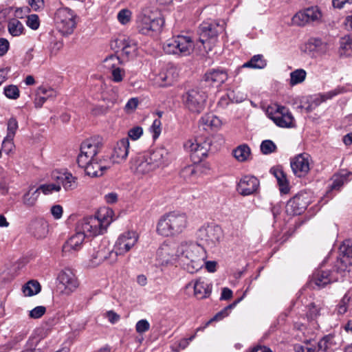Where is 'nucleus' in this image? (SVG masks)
<instances>
[{"mask_svg": "<svg viewBox=\"0 0 352 352\" xmlns=\"http://www.w3.org/2000/svg\"><path fill=\"white\" fill-rule=\"evenodd\" d=\"M113 210L108 208L98 210L96 216L87 217L78 221L75 234L63 245L64 253H72L80 250L86 235L96 236L104 233L113 221Z\"/></svg>", "mask_w": 352, "mask_h": 352, "instance_id": "1", "label": "nucleus"}, {"mask_svg": "<svg viewBox=\"0 0 352 352\" xmlns=\"http://www.w3.org/2000/svg\"><path fill=\"white\" fill-rule=\"evenodd\" d=\"M177 261L190 274L198 272L204 265L206 250L201 245L183 241L177 246Z\"/></svg>", "mask_w": 352, "mask_h": 352, "instance_id": "2", "label": "nucleus"}, {"mask_svg": "<svg viewBox=\"0 0 352 352\" xmlns=\"http://www.w3.org/2000/svg\"><path fill=\"white\" fill-rule=\"evenodd\" d=\"M187 226L184 214L170 212L162 216L157 225V232L163 236H173L182 233Z\"/></svg>", "mask_w": 352, "mask_h": 352, "instance_id": "3", "label": "nucleus"}, {"mask_svg": "<svg viewBox=\"0 0 352 352\" xmlns=\"http://www.w3.org/2000/svg\"><path fill=\"white\" fill-rule=\"evenodd\" d=\"M195 43L192 37L187 34H177L167 39L163 50L168 54L186 56L194 50Z\"/></svg>", "mask_w": 352, "mask_h": 352, "instance_id": "4", "label": "nucleus"}, {"mask_svg": "<svg viewBox=\"0 0 352 352\" xmlns=\"http://www.w3.org/2000/svg\"><path fill=\"white\" fill-rule=\"evenodd\" d=\"M226 23L223 21H204L198 30L199 41L204 48L210 51L212 45L217 41L218 35L225 30Z\"/></svg>", "mask_w": 352, "mask_h": 352, "instance_id": "5", "label": "nucleus"}, {"mask_svg": "<svg viewBox=\"0 0 352 352\" xmlns=\"http://www.w3.org/2000/svg\"><path fill=\"white\" fill-rule=\"evenodd\" d=\"M77 15L74 10L69 8H60L54 14V21L57 30L63 35L73 33L76 26Z\"/></svg>", "mask_w": 352, "mask_h": 352, "instance_id": "6", "label": "nucleus"}, {"mask_svg": "<svg viewBox=\"0 0 352 352\" xmlns=\"http://www.w3.org/2000/svg\"><path fill=\"white\" fill-rule=\"evenodd\" d=\"M196 234L198 240L212 248L220 243L223 237V230L214 223H205L197 230Z\"/></svg>", "mask_w": 352, "mask_h": 352, "instance_id": "7", "label": "nucleus"}, {"mask_svg": "<svg viewBox=\"0 0 352 352\" xmlns=\"http://www.w3.org/2000/svg\"><path fill=\"white\" fill-rule=\"evenodd\" d=\"M184 146L190 153L192 162L197 164L207 157L210 148V141L203 138L190 139L184 143Z\"/></svg>", "mask_w": 352, "mask_h": 352, "instance_id": "8", "label": "nucleus"}, {"mask_svg": "<svg viewBox=\"0 0 352 352\" xmlns=\"http://www.w3.org/2000/svg\"><path fill=\"white\" fill-rule=\"evenodd\" d=\"M206 98V92L198 89H190L183 95L185 107L195 113H200L204 109Z\"/></svg>", "mask_w": 352, "mask_h": 352, "instance_id": "9", "label": "nucleus"}, {"mask_svg": "<svg viewBox=\"0 0 352 352\" xmlns=\"http://www.w3.org/2000/svg\"><path fill=\"white\" fill-rule=\"evenodd\" d=\"M268 117L279 127L293 128L295 126V120L287 108L277 105L275 109H268Z\"/></svg>", "mask_w": 352, "mask_h": 352, "instance_id": "10", "label": "nucleus"}, {"mask_svg": "<svg viewBox=\"0 0 352 352\" xmlns=\"http://www.w3.org/2000/svg\"><path fill=\"white\" fill-rule=\"evenodd\" d=\"M138 239V234L133 230L120 234L113 247L115 256H123L129 252L136 245Z\"/></svg>", "mask_w": 352, "mask_h": 352, "instance_id": "11", "label": "nucleus"}, {"mask_svg": "<svg viewBox=\"0 0 352 352\" xmlns=\"http://www.w3.org/2000/svg\"><path fill=\"white\" fill-rule=\"evenodd\" d=\"M322 14L318 6H311L298 12L292 18L294 24L305 26L310 23H319L322 21Z\"/></svg>", "mask_w": 352, "mask_h": 352, "instance_id": "12", "label": "nucleus"}, {"mask_svg": "<svg viewBox=\"0 0 352 352\" xmlns=\"http://www.w3.org/2000/svg\"><path fill=\"white\" fill-rule=\"evenodd\" d=\"M164 24L161 18H151L146 14H140L137 19V29L144 35L151 36L159 32Z\"/></svg>", "mask_w": 352, "mask_h": 352, "instance_id": "13", "label": "nucleus"}, {"mask_svg": "<svg viewBox=\"0 0 352 352\" xmlns=\"http://www.w3.org/2000/svg\"><path fill=\"white\" fill-rule=\"evenodd\" d=\"M339 258L335 264V270L338 273L348 270L352 265V241L345 240L340 246Z\"/></svg>", "mask_w": 352, "mask_h": 352, "instance_id": "14", "label": "nucleus"}, {"mask_svg": "<svg viewBox=\"0 0 352 352\" xmlns=\"http://www.w3.org/2000/svg\"><path fill=\"white\" fill-rule=\"evenodd\" d=\"M337 277L334 276L333 272L322 269L320 266L313 273L311 280L309 282V286L314 289H320L327 285L336 281Z\"/></svg>", "mask_w": 352, "mask_h": 352, "instance_id": "15", "label": "nucleus"}, {"mask_svg": "<svg viewBox=\"0 0 352 352\" xmlns=\"http://www.w3.org/2000/svg\"><path fill=\"white\" fill-rule=\"evenodd\" d=\"M308 204L306 194H297L287 202L285 212L288 215H299L305 211Z\"/></svg>", "mask_w": 352, "mask_h": 352, "instance_id": "16", "label": "nucleus"}, {"mask_svg": "<svg viewBox=\"0 0 352 352\" xmlns=\"http://www.w3.org/2000/svg\"><path fill=\"white\" fill-rule=\"evenodd\" d=\"M57 280L60 288H63L65 294H70L78 287V281L74 274L69 269L61 271Z\"/></svg>", "mask_w": 352, "mask_h": 352, "instance_id": "17", "label": "nucleus"}, {"mask_svg": "<svg viewBox=\"0 0 352 352\" xmlns=\"http://www.w3.org/2000/svg\"><path fill=\"white\" fill-rule=\"evenodd\" d=\"M290 165L296 176L304 177L310 170V156L307 153L299 154L291 160Z\"/></svg>", "mask_w": 352, "mask_h": 352, "instance_id": "18", "label": "nucleus"}, {"mask_svg": "<svg viewBox=\"0 0 352 352\" xmlns=\"http://www.w3.org/2000/svg\"><path fill=\"white\" fill-rule=\"evenodd\" d=\"M259 187L258 179L252 175L243 176L237 184L236 190L243 196H248L256 192Z\"/></svg>", "mask_w": 352, "mask_h": 352, "instance_id": "19", "label": "nucleus"}, {"mask_svg": "<svg viewBox=\"0 0 352 352\" xmlns=\"http://www.w3.org/2000/svg\"><path fill=\"white\" fill-rule=\"evenodd\" d=\"M305 52L312 56H322L329 50L328 43L319 37H311L306 42Z\"/></svg>", "mask_w": 352, "mask_h": 352, "instance_id": "20", "label": "nucleus"}, {"mask_svg": "<svg viewBox=\"0 0 352 352\" xmlns=\"http://www.w3.org/2000/svg\"><path fill=\"white\" fill-rule=\"evenodd\" d=\"M148 155L155 169L168 166L171 161V154L164 147L157 148Z\"/></svg>", "mask_w": 352, "mask_h": 352, "instance_id": "21", "label": "nucleus"}, {"mask_svg": "<svg viewBox=\"0 0 352 352\" xmlns=\"http://www.w3.org/2000/svg\"><path fill=\"white\" fill-rule=\"evenodd\" d=\"M177 248L175 250L174 244L164 243L157 251V258L163 264H168L177 261Z\"/></svg>", "mask_w": 352, "mask_h": 352, "instance_id": "22", "label": "nucleus"}, {"mask_svg": "<svg viewBox=\"0 0 352 352\" xmlns=\"http://www.w3.org/2000/svg\"><path fill=\"white\" fill-rule=\"evenodd\" d=\"M179 74L177 69L173 65H167L162 69L156 77V82L161 87L171 85L177 80Z\"/></svg>", "mask_w": 352, "mask_h": 352, "instance_id": "23", "label": "nucleus"}, {"mask_svg": "<svg viewBox=\"0 0 352 352\" xmlns=\"http://www.w3.org/2000/svg\"><path fill=\"white\" fill-rule=\"evenodd\" d=\"M131 168L137 175H146L155 170L148 154L137 157Z\"/></svg>", "mask_w": 352, "mask_h": 352, "instance_id": "24", "label": "nucleus"}, {"mask_svg": "<svg viewBox=\"0 0 352 352\" xmlns=\"http://www.w3.org/2000/svg\"><path fill=\"white\" fill-rule=\"evenodd\" d=\"M228 78L227 71L224 69H211L206 72L204 79L211 86L219 87L224 83Z\"/></svg>", "mask_w": 352, "mask_h": 352, "instance_id": "25", "label": "nucleus"}, {"mask_svg": "<svg viewBox=\"0 0 352 352\" xmlns=\"http://www.w3.org/2000/svg\"><path fill=\"white\" fill-rule=\"evenodd\" d=\"M129 141L127 138L119 140L113 148L111 159L114 163H120L126 160L129 154Z\"/></svg>", "mask_w": 352, "mask_h": 352, "instance_id": "26", "label": "nucleus"}, {"mask_svg": "<svg viewBox=\"0 0 352 352\" xmlns=\"http://www.w3.org/2000/svg\"><path fill=\"white\" fill-rule=\"evenodd\" d=\"M193 287L194 294L198 299H203L210 296L212 291V285L208 281L199 278L193 284L189 283L186 287Z\"/></svg>", "mask_w": 352, "mask_h": 352, "instance_id": "27", "label": "nucleus"}, {"mask_svg": "<svg viewBox=\"0 0 352 352\" xmlns=\"http://www.w3.org/2000/svg\"><path fill=\"white\" fill-rule=\"evenodd\" d=\"M109 168L102 160H98L96 157L84 169L85 173L92 177H100Z\"/></svg>", "mask_w": 352, "mask_h": 352, "instance_id": "28", "label": "nucleus"}, {"mask_svg": "<svg viewBox=\"0 0 352 352\" xmlns=\"http://www.w3.org/2000/svg\"><path fill=\"white\" fill-rule=\"evenodd\" d=\"M111 48L118 51L120 50L124 54L129 56L136 50L135 43L129 38H118L111 44Z\"/></svg>", "mask_w": 352, "mask_h": 352, "instance_id": "29", "label": "nucleus"}, {"mask_svg": "<svg viewBox=\"0 0 352 352\" xmlns=\"http://www.w3.org/2000/svg\"><path fill=\"white\" fill-rule=\"evenodd\" d=\"M55 179L66 191L74 190L78 186L77 177L69 172L60 173Z\"/></svg>", "mask_w": 352, "mask_h": 352, "instance_id": "30", "label": "nucleus"}, {"mask_svg": "<svg viewBox=\"0 0 352 352\" xmlns=\"http://www.w3.org/2000/svg\"><path fill=\"white\" fill-rule=\"evenodd\" d=\"M19 128L18 122L15 118H10L7 123V135L3 141V146L6 147V144H10L8 150H12L14 146L13 140L16 132Z\"/></svg>", "mask_w": 352, "mask_h": 352, "instance_id": "31", "label": "nucleus"}, {"mask_svg": "<svg viewBox=\"0 0 352 352\" xmlns=\"http://www.w3.org/2000/svg\"><path fill=\"white\" fill-rule=\"evenodd\" d=\"M267 65V62L264 59L263 56L261 54H256L253 56L250 60L241 67H238L235 70L236 75H238L239 72L243 68H251V69H263Z\"/></svg>", "mask_w": 352, "mask_h": 352, "instance_id": "32", "label": "nucleus"}, {"mask_svg": "<svg viewBox=\"0 0 352 352\" xmlns=\"http://www.w3.org/2000/svg\"><path fill=\"white\" fill-rule=\"evenodd\" d=\"M100 148V143L95 138H90L84 141L80 146V151L89 157L96 158Z\"/></svg>", "mask_w": 352, "mask_h": 352, "instance_id": "33", "label": "nucleus"}, {"mask_svg": "<svg viewBox=\"0 0 352 352\" xmlns=\"http://www.w3.org/2000/svg\"><path fill=\"white\" fill-rule=\"evenodd\" d=\"M201 165L197 164L186 165L180 170V176L187 181H194L199 175Z\"/></svg>", "mask_w": 352, "mask_h": 352, "instance_id": "34", "label": "nucleus"}, {"mask_svg": "<svg viewBox=\"0 0 352 352\" xmlns=\"http://www.w3.org/2000/svg\"><path fill=\"white\" fill-rule=\"evenodd\" d=\"M270 171L277 179L280 191L285 194L287 193L289 191V187L284 172L278 168H272Z\"/></svg>", "mask_w": 352, "mask_h": 352, "instance_id": "35", "label": "nucleus"}, {"mask_svg": "<svg viewBox=\"0 0 352 352\" xmlns=\"http://www.w3.org/2000/svg\"><path fill=\"white\" fill-rule=\"evenodd\" d=\"M92 256L97 263L108 260L112 256L113 257V261L116 258V256H115L114 250L110 251L107 249L105 246L98 247V250L96 252L93 253Z\"/></svg>", "mask_w": 352, "mask_h": 352, "instance_id": "36", "label": "nucleus"}, {"mask_svg": "<svg viewBox=\"0 0 352 352\" xmlns=\"http://www.w3.org/2000/svg\"><path fill=\"white\" fill-rule=\"evenodd\" d=\"M40 283L35 280H29L22 287V292L25 296H32L41 292Z\"/></svg>", "mask_w": 352, "mask_h": 352, "instance_id": "37", "label": "nucleus"}, {"mask_svg": "<svg viewBox=\"0 0 352 352\" xmlns=\"http://www.w3.org/2000/svg\"><path fill=\"white\" fill-rule=\"evenodd\" d=\"M244 100L243 96H241L240 98H235V93L234 91L228 92L227 94L222 96L217 105L219 107L224 109L228 106V104L232 102H240Z\"/></svg>", "mask_w": 352, "mask_h": 352, "instance_id": "38", "label": "nucleus"}, {"mask_svg": "<svg viewBox=\"0 0 352 352\" xmlns=\"http://www.w3.org/2000/svg\"><path fill=\"white\" fill-rule=\"evenodd\" d=\"M202 124L211 129H217L221 125L220 119L213 114H207L201 117Z\"/></svg>", "mask_w": 352, "mask_h": 352, "instance_id": "39", "label": "nucleus"}, {"mask_svg": "<svg viewBox=\"0 0 352 352\" xmlns=\"http://www.w3.org/2000/svg\"><path fill=\"white\" fill-rule=\"evenodd\" d=\"M8 28L10 34L13 36H20L24 30L22 23L16 19H12L9 21Z\"/></svg>", "mask_w": 352, "mask_h": 352, "instance_id": "40", "label": "nucleus"}, {"mask_svg": "<svg viewBox=\"0 0 352 352\" xmlns=\"http://www.w3.org/2000/svg\"><path fill=\"white\" fill-rule=\"evenodd\" d=\"M233 154L238 161L244 162L250 155V148L247 144H241L233 151Z\"/></svg>", "mask_w": 352, "mask_h": 352, "instance_id": "41", "label": "nucleus"}, {"mask_svg": "<svg viewBox=\"0 0 352 352\" xmlns=\"http://www.w3.org/2000/svg\"><path fill=\"white\" fill-rule=\"evenodd\" d=\"M307 72L303 69H297L290 73L289 85L294 86L302 83L306 78Z\"/></svg>", "mask_w": 352, "mask_h": 352, "instance_id": "42", "label": "nucleus"}, {"mask_svg": "<svg viewBox=\"0 0 352 352\" xmlns=\"http://www.w3.org/2000/svg\"><path fill=\"white\" fill-rule=\"evenodd\" d=\"M33 187H30L28 192H26L23 197V203L28 206H32L35 204L38 196V189L34 190L33 192Z\"/></svg>", "mask_w": 352, "mask_h": 352, "instance_id": "43", "label": "nucleus"}, {"mask_svg": "<svg viewBox=\"0 0 352 352\" xmlns=\"http://www.w3.org/2000/svg\"><path fill=\"white\" fill-rule=\"evenodd\" d=\"M120 64V58L113 54L107 57L103 61V67L109 72L118 67Z\"/></svg>", "mask_w": 352, "mask_h": 352, "instance_id": "44", "label": "nucleus"}, {"mask_svg": "<svg viewBox=\"0 0 352 352\" xmlns=\"http://www.w3.org/2000/svg\"><path fill=\"white\" fill-rule=\"evenodd\" d=\"M241 299H242L241 298H239L238 300L233 302L232 304L226 307L223 310H221V311L217 313L212 318H211L207 322L206 325H208V324H210L211 322H212L214 320H221L223 318H225L226 316H227L228 315L229 311L231 310L232 309H233L237 305V303H239L241 300Z\"/></svg>", "mask_w": 352, "mask_h": 352, "instance_id": "45", "label": "nucleus"}, {"mask_svg": "<svg viewBox=\"0 0 352 352\" xmlns=\"http://www.w3.org/2000/svg\"><path fill=\"white\" fill-rule=\"evenodd\" d=\"M3 94L6 98L12 100H16L20 96V91L16 85H10L3 89Z\"/></svg>", "mask_w": 352, "mask_h": 352, "instance_id": "46", "label": "nucleus"}, {"mask_svg": "<svg viewBox=\"0 0 352 352\" xmlns=\"http://www.w3.org/2000/svg\"><path fill=\"white\" fill-rule=\"evenodd\" d=\"M261 151L264 155L271 154L276 151V145L270 140H263L260 146Z\"/></svg>", "mask_w": 352, "mask_h": 352, "instance_id": "47", "label": "nucleus"}, {"mask_svg": "<svg viewBox=\"0 0 352 352\" xmlns=\"http://www.w3.org/2000/svg\"><path fill=\"white\" fill-rule=\"evenodd\" d=\"M37 189L41 190L45 195H49L53 192H59L61 189V186L56 181V184H47L41 185Z\"/></svg>", "mask_w": 352, "mask_h": 352, "instance_id": "48", "label": "nucleus"}, {"mask_svg": "<svg viewBox=\"0 0 352 352\" xmlns=\"http://www.w3.org/2000/svg\"><path fill=\"white\" fill-rule=\"evenodd\" d=\"M131 15L132 13L129 10L122 9L118 13L117 19L121 24L126 25L130 22Z\"/></svg>", "mask_w": 352, "mask_h": 352, "instance_id": "49", "label": "nucleus"}, {"mask_svg": "<svg viewBox=\"0 0 352 352\" xmlns=\"http://www.w3.org/2000/svg\"><path fill=\"white\" fill-rule=\"evenodd\" d=\"M111 74V80L114 82H120L122 81L124 77L125 76V71L120 68L119 66L116 69L110 71Z\"/></svg>", "mask_w": 352, "mask_h": 352, "instance_id": "50", "label": "nucleus"}, {"mask_svg": "<svg viewBox=\"0 0 352 352\" xmlns=\"http://www.w3.org/2000/svg\"><path fill=\"white\" fill-rule=\"evenodd\" d=\"M340 47L349 54L352 52V34L346 35L341 38Z\"/></svg>", "mask_w": 352, "mask_h": 352, "instance_id": "51", "label": "nucleus"}, {"mask_svg": "<svg viewBox=\"0 0 352 352\" xmlns=\"http://www.w3.org/2000/svg\"><path fill=\"white\" fill-rule=\"evenodd\" d=\"M149 329L150 323L146 319L140 320L135 324V331L139 334H142L148 331Z\"/></svg>", "mask_w": 352, "mask_h": 352, "instance_id": "52", "label": "nucleus"}, {"mask_svg": "<svg viewBox=\"0 0 352 352\" xmlns=\"http://www.w3.org/2000/svg\"><path fill=\"white\" fill-rule=\"evenodd\" d=\"M27 25L32 30H36L39 28L40 21L38 15L30 14L28 16L26 21Z\"/></svg>", "mask_w": 352, "mask_h": 352, "instance_id": "53", "label": "nucleus"}, {"mask_svg": "<svg viewBox=\"0 0 352 352\" xmlns=\"http://www.w3.org/2000/svg\"><path fill=\"white\" fill-rule=\"evenodd\" d=\"M94 159V158L89 157V155H88L85 153H82L81 151H80V153L78 154V157H77V163L80 167L84 168Z\"/></svg>", "mask_w": 352, "mask_h": 352, "instance_id": "54", "label": "nucleus"}, {"mask_svg": "<svg viewBox=\"0 0 352 352\" xmlns=\"http://www.w3.org/2000/svg\"><path fill=\"white\" fill-rule=\"evenodd\" d=\"M45 307L37 306L30 311L29 316L33 319H38L41 318L45 314Z\"/></svg>", "mask_w": 352, "mask_h": 352, "instance_id": "55", "label": "nucleus"}, {"mask_svg": "<svg viewBox=\"0 0 352 352\" xmlns=\"http://www.w3.org/2000/svg\"><path fill=\"white\" fill-rule=\"evenodd\" d=\"M344 91V89L342 87H338L333 90L329 91L328 92L322 94V101H326L327 100H330L333 98L334 96L343 93Z\"/></svg>", "mask_w": 352, "mask_h": 352, "instance_id": "56", "label": "nucleus"}, {"mask_svg": "<svg viewBox=\"0 0 352 352\" xmlns=\"http://www.w3.org/2000/svg\"><path fill=\"white\" fill-rule=\"evenodd\" d=\"M143 134V129L141 126H136L128 131L129 137L133 140H138Z\"/></svg>", "mask_w": 352, "mask_h": 352, "instance_id": "57", "label": "nucleus"}, {"mask_svg": "<svg viewBox=\"0 0 352 352\" xmlns=\"http://www.w3.org/2000/svg\"><path fill=\"white\" fill-rule=\"evenodd\" d=\"M38 95L45 96L47 99L54 98L56 96V92L55 90L50 87H40L38 89Z\"/></svg>", "mask_w": 352, "mask_h": 352, "instance_id": "58", "label": "nucleus"}, {"mask_svg": "<svg viewBox=\"0 0 352 352\" xmlns=\"http://www.w3.org/2000/svg\"><path fill=\"white\" fill-rule=\"evenodd\" d=\"M308 309L309 311L307 314L311 319H314L320 315L321 307L319 305H317L316 303H310L308 305Z\"/></svg>", "mask_w": 352, "mask_h": 352, "instance_id": "59", "label": "nucleus"}, {"mask_svg": "<svg viewBox=\"0 0 352 352\" xmlns=\"http://www.w3.org/2000/svg\"><path fill=\"white\" fill-rule=\"evenodd\" d=\"M151 130L153 133V139H157L161 133V121L159 119H155L153 121Z\"/></svg>", "mask_w": 352, "mask_h": 352, "instance_id": "60", "label": "nucleus"}, {"mask_svg": "<svg viewBox=\"0 0 352 352\" xmlns=\"http://www.w3.org/2000/svg\"><path fill=\"white\" fill-rule=\"evenodd\" d=\"M138 99L137 98H132L128 100L124 107V110L127 113L133 112L138 105Z\"/></svg>", "mask_w": 352, "mask_h": 352, "instance_id": "61", "label": "nucleus"}, {"mask_svg": "<svg viewBox=\"0 0 352 352\" xmlns=\"http://www.w3.org/2000/svg\"><path fill=\"white\" fill-rule=\"evenodd\" d=\"M294 351L295 352H315L316 346L314 345L296 344Z\"/></svg>", "mask_w": 352, "mask_h": 352, "instance_id": "62", "label": "nucleus"}, {"mask_svg": "<svg viewBox=\"0 0 352 352\" xmlns=\"http://www.w3.org/2000/svg\"><path fill=\"white\" fill-rule=\"evenodd\" d=\"M351 296L346 294L341 300L340 304L338 307V312L340 314H344L347 310L346 304L350 301Z\"/></svg>", "mask_w": 352, "mask_h": 352, "instance_id": "63", "label": "nucleus"}, {"mask_svg": "<svg viewBox=\"0 0 352 352\" xmlns=\"http://www.w3.org/2000/svg\"><path fill=\"white\" fill-rule=\"evenodd\" d=\"M10 44L7 39L0 38V56H4L9 50Z\"/></svg>", "mask_w": 352, "mask_h": 352, "instance_id": "64", "label": "nucleus"}]
</instances>
